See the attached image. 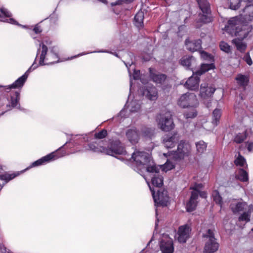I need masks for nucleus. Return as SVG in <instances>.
Here are the masks:
<instances>
[{"mask_svg": "<svg viewBox=\"0 0 253 253\" xmlns=\"http://www.w3.org/2000/svg\"><path fill=\"white\" fill-rule=\"evenodd\" d=\"M144 14L142 11H139L135 14L134 18V24L138 28H142L144 26L143 20Z\"/></svg>", "mask_w": 253, "mask_h": 253, "instance_id": "b1692460", "label": "nucleus"}, {"mask_svg": "<svg viewBox=\"0 0 253 253\" xmlns=\"http://www.w3.org/2000/svg\"><path fill=\"white\" fill-rule=\"evenodd\" d=\"M195 76H192L189 78L184 84V86L190 90H195L198 89L200 82V76L195 74Z\"/></svg>", "mask_w": 253, "mask_h": 253, "instance_id": "f3484780", "label": "nucleus"}, {"mask_svg": "<svg viewBox=\"0 0 253 253\" xmlns=\"http://www.w3.org/2000/svg\"><path fill=\"white\" fill-rule=\"evenodd\" d=\"M247 207V203L243 201L238 202L236 204H232L230 205L231 210L234 213L243 211L246 209Z\"/></svg>", "mask_w": 253, "mask_h": 253, "instance_id": "5701e85b", "label": "nucleus"}, {"mask_svg": "<svg viewBox=\"0 0 253 253\" xmlns=\"http://www.w3.org/2000/svg\"><path fill=\"white\" fill-rule=\"evenodd\" d=\"M20 97V91H15L13 95L10 97V105H7L6 106L7 107H9L8 110L14 108L20 109V105L19 103Z\"/></svg>", "mask_w": 253, "mask_h": 253, "instance_id": "4be33fe9", "label": "nucleus"}, {"mask_svg": "<svg viewBox=\"0 0 253 253\" xmlns=\"http://www.w3.org/2000/svg\"><path fill=\"white\" fill-rule=\"evenodd\" d=\"M51 59L52 60H54V57L52 56V57H51Z\"/></svg>", "mask_w": 253, "mask_h": 253, "instance_id": "680f3d73", "label": "nucleus"}, {"mask_svg": "<svg viewBox=\"0 0 253 253\" xmlns=\"http://www.w3.org/2000/svg\"><path fill=\"white\" fill-rule=\"evenodd\" d=\"M40 46L42 47V51L39 63L40 65L52 64L59 62V57L57 48L55 46L50 48V52L46 58L48 51L47 47L43 43L40 44Z\"/></svg>", "mask_w": 253, "mask_h": 253, "instance_id": "7ed1b4c3", "label": "nucleus"}, {"mask_svg": "<svg viewBox=\"0 0 253 253\" xmlns=\"http://www.w3.org/2000/svg\"><path fill=\"white\" fill-rule=\"evenodd\" d=\"M242 2V0H228L229 7L233 10L238 9Z\"/></svg>", "mask_w": 253, "mask_h": 253, "instance_id": "a19ab883", "label": "nucleus"}, {"mask_svg": "<svg viewBox=\"0 0 253 253\" xmlns=\"http://www.w3.org/2000/svg\"><path fill=\"white\" fill-rule=\"evenodd\" d=\"M33 31L36 34H40L42 32V29H41L40 26H39L38 24H37L34 27L33 29Z\"/></svg>", "mask_w": 253, "mask_h": 253, "instance_id": "09e8293b", "label": "nucleus"}, {"mask_svg": "<svg viewBox=\"0 0 253 253\" xmlns=\"http://www.w3.org/2000/svg\"><path fill=\"white\" fill-rule=\"evenodd\" d=\"M214 68L215 66L213 63L202 64L201 66L200 69L195 72V75L200 76L210 70L213 69Z\"/></svg>", "mask_w": 253, "mask_h": 253, "instance_id": "c85d7f7f", "label": "nucleus"}, {"mask_svg": "<svg viewBox=\"0 0 253 253\" xmlns=\"http://www.w3.org/2000/svg\"><path fill=\"white\" fill-rule=\"evenodd\" d=\"M173 168V166L172 164H166L165 165H164V170L165 171H167V170H170L171 169H172Z\"/></svg>", "mask_w": 253, "mask_h": 253, "instance_id": "603ef678", "label": "nucleus"}, {"mask_svg": "<svg viewBox=\"0 0 253 253\" xmlns=\"http://www.w3.org/2000/svg\"><path fill=\"white\" fill-rule=\"evenodd\" d=\"M0 13L1 14V17L4 16L5 17H10V15L8 12L6 11L5 9L3 8H1L0 9Z\"/></svg>", "mask_w": 253, "mask_h": 253, "instance_id": "3c124183", "label": "nucleus"}, {"mask_svg": "<svg viewBox=\"0 0 253 253\" xmlns=\"http://www.w3.org/2000/svg\"><path fill=\"white\" fill-rule=\"evenodd\" d=\"M197 104L196 96L189 92L182 94L177 100V105L182 108H189Z\"/></svg>", "mask_w": 253, "mask_h": 253, "instance_id": "9d476101", "label": "nucleus"}, {"mask_svg": "<svg viewBox=\"0 0 253 253\" xmlns=\"http://www.w3.org/2000/svg\"><path fill=\"white\" fill-rule=\"evenodd\" d=\"M189 152V145L184 141L181 140L177 145L175 157L178 159H183L185 156H188Z\"/></svg>", "mask_w": 253, "mask_h": 253, "instance_id": "2eb2a0df", "label": "nucleus"}, {"mask_svg": "<svg viewBox=\"0 0 253 253\" xmlns=\"http://www.w3.org/2000/svg\"><path fill=\"white\" fill-rule=\"evenodd\" d=\"M66 154V151L64 147V145H63L58 149L56 151L42 157L41 159L34 162L27 168V169L45 165L59 158L62 157Z\"/></svg>", "mask_w": 253, "mask_h": 253, "instance_id": "20e7f679", "label": "nucleus"}, {"mask_svg": "<svg viewBox=\"0 0 253 253\" xmlns=\"http://www.w3.org/2000/svg\"><path fill=\"white\" fill-rule=\"evenodd\" d=\"M243 3L245 4H251L250 3L253 1V0H242Z\"/></svg>", "mask_w": 253, "mask_h": 253, "instance_id": "4d7b16f0", "label": "nucleus"}, {"mask_svg": "<svg viewBox=\"0 0 253 253\" xmlns=\"http://www.w3.org/2000/svg\"><path fill=\"white\" fill-rule=\"evenodd\" d=\"M203 237L207 238L204 248V253H214L218 250L219 244L214 237L213 230L208 229L207 233L203 235Z\"/></svg>", "mask_w": 253, "mask_h": 253, "instance_id": "423d86ee", "label": "nucleus"}, {"mask_svg": "<svg viewBox=\"0 0 253 253\" xmlns=\"http://www.w3.org/2000/svg\"><path fill=\"white\" fill-rule=\"evenodd\" d=\"M246 144L247 145L248 151L250 152H252L253 151V142H247Z\"/></svg>", "mask_w": 253, "mask_h": 253, "instance_id": "8fccbe9b", "label": "nucleus"}, {"mask_svg": "<svg viewBox=\"0 0 253 253\" xmlns=\"http://www.w3.org/2000/svg\"><path fill=\"white\" fill-rule=\"evenodd\" d=\"M177 134L174 133L172 135H167L163 139V143L165 146L167 148H172L174 147L177 141V139L176 138Z\"/></svg>", "mask_w": 253, "mask_h": 253, "instance_id": "aec40b11", "label": "nucleus"}, {"mask_svg": "<svg viewBox=\"0 0 253 253\" xmlns=\"http://www.w3.org/2000/svg\"><path fill=\"white\" fill-rule=\"evenodd\" d=\"M212 196L213 198V200L215 202V203L217 205H218L220 207H221L223 204L222 198L220 195L219 192L216 190L213 191L212 193Z\"/></svg>", "mask_w": 253, "mask_h": 253, "instance_id": "ea45409f", "label": "nucleus"}, {"mask_svg": "<svg viewBox=\"0 0 253 253\" xmlns=\"http://www.w3.org/2000/svg\"><path fill=\"white\" fill-rule=\"evenodd\" d=\"M236 80L237 81L238 84L242 86H246L247 85L249 79L248 77L245 75L242 74H238L237 76L235 78Z\"/></svg>", "mask_w": 253, "mask_h": 253, "instance_id": "72a5a7b5", "label": "nucleus"}, {"mask_svg": "<svg viewBox=\"0 0 253 253\" xmlns=\"http://www.w3.org/2000/svg\"><path fill=\"white\" fill-rule=\"evenodd\" d=\"M131 112H136V111H137V109H135V108L133 109V108L132 107L131 109Z\"/></svg>", "mask_w": 253, "mask_h": 253, "instance_id": "052dcab7", "label": "nucleus"}, {"mask_svg": "<svg viewBox=\"0 0 253 253\" xmlns=\"http://www.w3.org/2000/svg\"><path fill=\"white\" fill-rule=\"evenodd\" d=\"M197 190L199 191V196H200L201 197L203 198H207V193L205 191H200L199 190L197 189Z\"/></svg>", "mask_w": 253, "mask_h": 253, "instance_id": "864d4df0", "label": "nucleus"}, {"mask_svg": "<svg viewBox=\"0 0 253 253\" xmlns=\"http://www.w3.org/2000/svg\"><path fill=\"white\" fill-rule=\"evenodd\" d=\"M243 59L250 66L253 64V61L249 52H247L245 54Z\"/></svg>", "mask_w": 253, "mask_h": 253, "instance_id": "de8ad7c7", "label": "nucleus"}, {"mask_svg": "<svg viewBox=\"0 0 253 253\" xmlns=\"http://www.w3.org/2000/svg\"><path fill=\"white\" fill-rule=\"evenodd\" d=\"M131 159L135 162L137 167L142 169L144 166L150 162L151 158L148 154L145 152L135 151L132 154Z\"/></svg>", "mask_w": 253, "mask_h": 253, "instance_id": "9b49d317", "label": "nucleus"}, {"mask_svg": "<svg viewBox=\"0 0 253 253\" xmlns=\"http://www.w3.org/2000/svg\"><path fill=\"white\" fill-rule=\"evenodd\" d=\"M190 225L186 224L179 227L177 231V240L180 243H185L190 238L191 232Z\"/></svg>", "mask_w": 253, "mask_h": 253, "instance_id": "ddd939ff", "label": "nucleus"}, {"mask_svg": "<svg viewBox=\"0 0 253 253\" xmlns=\"http://www.w3.org/2000/svg\"><path fill=\"white\" fill-rule=\"evenodd\" d=\"M156 120L159 127L163 131L168 132L174 128L172 115L169 111L158 114Z\"/></svg>", "mask_w": 253, "mask_h": 253, "instance_id": "39448f33", "label": "nucleus"}, {"mask_svg": "<svg viewBox=\"0 0 253 253\" xmlns=\"http://www.w3.org/2000/svg\"><path fill=\"white\" fill-rule=\"evenodd\" d=\"M219 47L221 50L226 53H229L231 52L230 46L225 42H220Z\"/></svg>", "mask_w": 253, "mask_h": 253, "instance_id": "a18cd8bd", "label": "nucleus"}, {"mask_svg": "<svg viewBox=\"0 0 253 253\" xmlns=\"http://www.w3.org/2000/svg\"><path fill=\"white\" fill-rule=\"evenodd\" d=\"M126 135L128 140L133 145L137 143L139 140V131L135 128L128 129Z\"/></svg>", "mask_w": 253, "mask_h": 253, "instance_id": "a211bd4d", "label": "nucleus"}, {"mask_svg": "<svg viewBox=\"0 0 253 253\" xmlns=\"http://www.w3.org/2000/svg\"><path fill=\"white\" fill-rule=\"evenodd\" d=\"M150 70V77L151 80L155 83L162 89L165 91H168L171 87V85L169 84L168 79V76L162 73H155L152 72L151 68Z\"/></svg>", "mask_w": 253, "mask_h": 253, "instance_id": "6e6552de", "label": "nucleus"}, {"mask_svg": "<svg viewBox=\"0 0 253 253\" xmlns=\"http://www.w3.org/2000/svg\"><path fill=\"white\" fill-rule=\"evenodd\" d=\"M232 43H234L238 50L242 53H244L247 48V44L242 42L241 40L239 38L235 39L232 40Z\"/></svg>", "mask_w": 253, "mask_h": 253, "instance_id": "7c9ffc66", "label": "nucleus"}, {"mask_svg": "<svg viewBox=\"0 0 253 253\" xmlns=\"http://www.w3.org/2000/svg\"><path fill=\"white\" fill-rule=\"evenodd\" d=\"M40 49H38V52H40Z\"/></svg>", "mask_w": 253, "mask_h": 253, "instance_id": "338daca9", "label": "nucleus"}, {"mask_svg": "<svg viewBox=\"0 0 253 253\" xmlns=\"http://www.w3.org/2000/svg\"><path fill=\"white\" fill-rule=\"evenodd\" d=\"M126 153L125 147L119 139L110 140L108 146L105 148V154L112 156L124 155Z\"/></svg>", "mask_w": 253, "mask_h": 253, "instance_id": "0eeeda50", "label": "nucleus"}, {"mask_svg": "<svg viewBox=\"0 0 253 253\" xmlns=\"http://www.w3.org/2000/svg\"><path fill=\"white\" fill-rule=\"evenodd\" d=\"M245 26L240 23L237 17L230 18L224 27V30L232 36H239L242 39L246 38L248 35L245 31Z\"/></svg>", "mask_w": 253, "mask_h": 253, "instance_id": "f03ea898", "label": "nucleus"}, {"mask_svg": "<svg viewBox=\"0 0 253 253\" xmlns=\"http://www.w3.org/2000/svg\"><path fill=\"white\" fill-rule=\"evenodd\" d=\"M141 133L143 137L152 139L155 135V129L144 126L141 129Z\"/></svg>", "mask_w": 253, "mask_h": 253, "instance_id": "a878e982", "label": "nucleus"}, {"mask_svg": "<svg viewBox=\"0 0 253 253\" xmlns=\"http://www.w3.org/2000/svg\"><path fill=\"white\" fill-rule=\"evenodd\" d=\"M248 135L247 130H245L242 133H237L234 136V142L237 144L242 143L246 139Z\"/></svg>", "mask_w": 253, "mask_h": 253, "instance_id": "473e14b6", "label": "nucleus"}, {"mask_svg": "<svg viewBox=\"0 0 253 253\" xmlns=\"http://www.w3.org/2000/svg\"><path fill=\"white\" fill-rule=\"evenodd\" d=\"M185 44L186 48L191 52L197 51L202 48V41L200 39L190 41L187 39L185 40Z\"/></svg>", "mask_w": 253, "mask_h": 253, "instance_id": "6ab92c4d", "label": "nucleus"}, {"mask_svg": "<svg viewBox=\"0 0 253 253\" xmlns=\"http://www.w3.org/2000/svg\"><path fill=\"white\" fill-rule=\"evenodd\" d=\"M197 151L200 153H203L206 150L207 145L203 140L199 141L196 143Z\"/></svg>", "mask_w": 253, "mask_h": 253, "instance_id": "79ce46f5", "label": "nucleus"}, {"mask_svg": "<svg viewBox=\"0 0 253 253\" xmlns=\"http://www.w3.org/2000/svg\"><path fill=\"white\" fill-rule=\"evenodd\" d=\"M236 178L242 182L249 181V175L248 172L243 169H240Z\"/></svg>", "mask_w": 253, "mask_h": 253, "instance_id": "2f4dec72", "label": "nucleus"}, {"mask_svg": "<svg viewBox=\"0 0 253 253\" xmlns=\"http://www.w3.org/2000/svg\"><path fill=\"white\" fill-rule=\"evenodd\" d=\"M253 211V206L251 205L248 207L247 211L244 212L238 218L239 221H246L249 222L250 221L251 213Z\"/></svg>", "mask_w": 253, "mask_h": 253, "instance_id": "cd10ccee", "label": "nucleus"}, {"mask_svg": "<svg viewBox=\"0 0 253 253\" xmlns=\"http://www.w3.org/2000/svg\"><path fill=\"white\" fill-rule=\"evenodd\" d=\"M246 163V160L240 154L234 161V164L237 166L243 167Z\"/></svg>", "mask_w": 253, "mask_h": 253, "instance_id": "c03bdc74", "label": "nucleus"}, {"mask_svg": "<svg viewBox=\"0 0 253 253\" xmlns=\"http://www.w3.org/2000/svg\"><path fill=\"white\" fill-rule=\"evenodd\" d=\"M152 184L157 187H161L163 185V177L159 174L155 175L151 179Z\"/></svg>", "mask_w": 253, "mask_h": 253, "instance_id": "f704fd0d", "label": "nucleus"}, {"mask_svg": "<svg viewBox=\"0 0 253 253\" xmlns=\"http://www.w3.org/2000/svg\"><path fill=\"white\" fill-rule=\"evenodd\" d=\"M190 189L193 190V191L191 192L189 200L186 204V208L188 212H191L196 210L198 204L197 200L199 197V191L196 187H193Z\"/></svg>", "mask_w": 253, "mask_h": 253, "instance_id": "4468645a", "label": "nucleus"}, {"mask_svg": "<svg viewBox=\"0 0 253 253\" xmlns=\"http://www.w3.org/2000/svg\"><path fill=\"white\" fill-rule=\"evenodd\" d=\"M107 135V131L105 129H102L101 131L96 132L94 134V137L96 139H103Z\"/></svg>", "mask_w": 253, "mask_h": 253, "instance_id": "49530a36", "label": "nucleus"}, {"mask_svg": "<svg viewBox=\"0 0 253 253\" xmlns=\"http://www.w3.org/2000/svg\"><path fill=\"white\" fill-rule=\"evenodd\" d=\"M215 90V88L211 86H204L203 84L201 85L200 95L203 98L211 97Z\"/></svg>", "mask_w": 253, "mask_h": 253, "instance_id": "412c9836", "label": "nucleus"}, {"mask_svg": "<svg viewBox=\"0 0 253 253\" xmlns=\"http://www.w3.org/2000/svg\"><path fill=\"white\" fill-rule=\"evenodd\" d=\"M241 15L242 21L245 23L253 21V4H246Z\"/></svg>", "mask_w": 253, "mask_h": 253, "instance_id": "dca6fc26", "label": "nucleus"}, {"mask_svg": "<svg viewBox=\"0 0 253 253\" xmlns=\"http://www.w3.org/2000/svg\"><path fill=\"white\" fill-rule=\"evenodd\" d=\"M221 116V110L218 109H214L212 112V124L215 126H217L219 123Z\"/></svg>", "mask_w": 253, "mask_h": 253, "instance_id": "e433bc0d", "label": "nucleus"}, {"mask_svg": "<svg viewBox=\"0 0 253 253\" xmlns=\"http://www.w3.org/2000/svg\"><path fill=\"white\" fill-rule=\"evenodd\" d=\"M201 55L203 57H210V55L208 54V53H207L205 51H203L202 52H201Z\"/></svg>", "mask_w": 253, "mask_h": 253, "instance_id": "13d9d810", "label": "nucleus"}, {"mask_svg": "<svg viewBox=\"0 0 253 253\" xmlns=\"http://www.w3.org/2000/svg\"><path fill=\"white\" fill-rule=\"evenodd\" d=\"M252 231L253 232V228H252Z\"/></svg>", "mask_w": 253, "mask_h": 253, "instance_id": "774afa93", "label": "nucleus"}, {"mask_svg": "<svg viewBox=\"0 0 253 253\" xmlns=\"http://www.w3.org/2000/svg\"><path fill=\"white\" fill-rule=\"evenodd\" d=\"M151 163H153L151 162L150 159V162H149L147 165L144 166L142 169H146V171L149 172L156 173L159 172L160 169L154 165H151Z\"/></svg>", "mask_w": 253, "mask_h": 253, "instance_id": "58836bf2", "label": "nucleus"}, {"mask_svg": "<svg viewBox=\"0 0 253 253\" xmlns=\"http://www.w3.org/2000/svg\"><path fill=\"white\" fill-rule=\"evenodd\" d=\"M162 253H173V246L171 242H162L160 246Z\"/></svg>", "mask_w": 253, "mask_h": 253, "instance_id": "c756f323", "label": "nucleus"}, {"mask_svg": "<svg viewBox=\"0 0 253 253\" xmlns=\"http://www.w3.org/2000/svg\"><path fill=\"white\" fill-rule=\"evenodd\" d=\"M147 96L151 100H155L157 98L158 91L155 87H150L147 89Z\"/></svg>", "mask_w": 253, "mask_h": 253, "instance_id": "c9c22d12", "label": "nucleus"}, {"mask_svg": "<svg viewBox=\"0 0 253 253\" xmlns=\"http://www.w3.org/2000/svg\"><path fill=\"white\" fill-rule=\"evenodd\" d=\"M200 11L196 20L195 27L200 28L204 25L213 21L211 5L208 0H196Z\"/></svg>", "mask_w": 253, "mask_h": 253, "instance_id": "f257e3e1", "label": "nucleus"}, {"mask_svg": "<svg viewBox=\"0 0 253 253\" xmlns=\"http://www.w3.org/2000/svg\"><path fill=\"white\" fill-rule=\"evenodd\" d=\"M195 62V59L192 56H185L180 59L181 65L190 68L192 64Z\"/></svg>", "mask_w": 253, "mask_h": 253, "instance_id": "bb28decb", "label": "nucleus"}, {"mask_svg": "<svg viewBox=\"0 0 253 253\" xmlns=\"http://www.w3.org/2000/svg\"><path fill=\"white\" fill-rule=\"evenodd\" d=\"M152 194L155 204L157 207L167 206L169 202V197L167 190L160 189L158 190L156 194H155L154 190H152Z\"/></svg>", "mask_w": 253, "mask_h": 253, "instance_id": "1a4fd4ad", "label": "nucleus"}, {"mask_svg": "<svg viewBox=\"0 0 253 253\" xmlns=\"http://www.w3.org/2000/svg\"><path fill=\"white\" fill-rule=\"evenodd\" d=\"M19 175V173H4L0 175V179L8 182Z\"/></svg>", "mask_w": 253, "mask_h": 253, "instance_id": "37998d69", "label": "nucleus"}, {"mask_svg": "<svg viewBox=\"0 0 253 253\" xmlns=\"http://www.w3.org/2000/svg\"><path fill=\"white\" fill-rule=\"evenodd\" d=\"M196 106L190 107L189 108L188 111L185 112L184 113V117L186 119L188 118H194L197 116V112L196 110Z\"/></svg>", "mask_w": 253, "mask_h": 253, "instance_id": "4c0bfd02", "label": "nucleus"}, {"mask_svg": "<svg viewBox=\"0 0 253 253\" xmlns=\"http://www.w3.org/2000/svg\"><path fill=\"white\" fill-rule=\"evenodd\" d=\"M139 108V106H138V107H137V109H138Z\"/></svg>", "mask_w": 253, "mask_h": 253, "instance_id": "e2e57ef3", "label": "nucleus"}, {"mask_svg": "<svg viewBox=\"0 0 253 253\" xmlns=\"http://www.w3.org/2000/svg\"><path fill=\"white\" fill-rule=\"evenodd\" d=\"M9 23H11L12 24L16 25H19L18 24V23L17 22V21H16L13 18H9Z\"/></svg>", "mask_w": 253, "mask_h": 253, "instance_id": "6e6d98bb", "label": "nucleus"}, {"mask_svg": "<svg viewBox=\"0 0 253 253\" xmlns=\"http://www.w3.org/2000/svg\"><path fill=\"white\" fill-rule=\"evenodd\" d=\"M39 54V53H37L36 56H38V55Z\"/></svg>", "mask_w": 253, "mask_h": 253, "instance_id": "69168bd1", "label": "nucleus"}, {"mask_svg": "<svg viewBox=\"0 0 253 253\" xmlns=\"http://www.w3.org/2000/svg\"><path fill=\"white\" fill-rule=\"evenodd\" d=\"M97 0L99 1H100L102 3H104L105 4H107V3H108V1L107 0Z\"/></svg>", "mask_w": 253, "mask_h": 253, "instance_id": "bf43d9fd", "label": "nucleus"}, {"mask_svg": "<svg viewBox=\"0 0 253 253\" xmlns=\"http://www.w3.org/2000/svg\"><path fill=\"white\" fill-rule=\"evenodd\" d=\"M37 67V66H34V64H33L30 69H29L21 77H19L17 80H16L12 84L6 86H0V87H4V90L7 92L10 91V90L12 88L21 89L27 79L29 75L28 72L31 68L33 67V68L35 69Z\"/></svg>", "mask_w": 253, "mask_h": 253, "instance_id": "f8f14e48", "label": "nucleus"}, {"mask_svg": "<svg viewBox=\"0 0 253 253\" xmlns=\"http://www.w3.org/2000/svg\"><path fill=\"white\" fill-rule=\"evenodd\" d=\"M39 54V53H37L36 56H38V55Z\"/></svg>", "mask_w": 253, "mask_h": 253, "instance_id": "0e129e2a", "label": "nucleus"}, {"mask_svg": "<svg viewBox=\"0 0 253 253\" xmlns=\"http://www.w3.org/2000/svg\"><path fill=\"white\" fill-rule=\"evenodd\" d=\"M134 0H119L118 2L115 3H112V5H116L117 4H120L121 3L119 2L120 1L122 2H131L133 1Z\"/></svg>", "mask_w": 253, "mask_h": 253, "instance_id": "5fc2aeb1", "label": "nucleus"}, {"mask_svg": "<svg viewBox=\"0 0 253 253\" xmlns=\"http://www.w3.org/2000/svg\"><path fill=\"white\" fill-rule=\"evenodd\" d=\"M102 142L98 143L96 141L92 142L88 144L90 150L94 152H101L105 154V146H102Z\"/></svg>", "mask_w": 253, "mask_h": 253, "instance_id": "393cba45", "label": "nucleus"}]
</instances>
